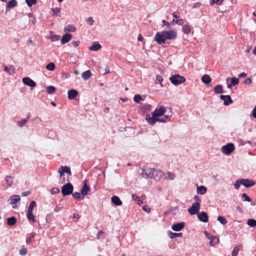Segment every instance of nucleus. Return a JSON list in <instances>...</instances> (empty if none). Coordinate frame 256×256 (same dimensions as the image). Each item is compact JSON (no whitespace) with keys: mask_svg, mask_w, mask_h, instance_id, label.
<instances>
[{"mask_svg":"<svg viewBox=\"0 0 256 256\" xmlns=\"http://www.w3.org/2000/svg\"><path fill=\"white\" fill-rule=\"evenodd\" d=\"M170 80L174 86H178L186 82V78L179 74H174L170 78Z\"/></svg>","mask_w":256,"mask_h":256,"instance_id":"obj_1","label":"nucleus"},{"mask_svg":"<svg viewBox=\"0 0 256 256\" xmlns=\"http://www.w3.org/2000/svg\"><path fill=\"white\" fill-rule=\"evenodd\" d=\"M74 186L70 182H68L62 186L61 192L62 196L64 197L72 194Z\"/></svg>","mask_w":256,"mask_h":256,"instance_id":"obj_2","label":"nucleus"},{"mask_svg":"<svg viewBox=\"0 0 256 256\" xmlns=\"http://www.w3.org/2000/svg\"><path fill=\"white\" fill-rule=\"evenodd\" d=\"M234 150V146L232 143H228L222 146V152L226 155L230 154Z\"/></svg>","mask_w":256,"mask_h":256,"instance_id":"obj_3","label":"nucleus"},{"mask_svg":"<svg viewBox=\"0 0 256 256\" xmlns=\"http://www.w3.org/2000/svg\"><path fill=\"white\" fill-rule=\"evenodd\" d=\"M154 40L158 44H166V38L164 31L156 33L154 36Z\"/></svg>","mask_w":256,"mask_h":256,"instance_id":"obj_4","label":"nucleus"},{"mask_svg":"<svg viewBox=\"0 0 256 256\" xmlns=\"http://www.w3.org/2000/svg\"><path fill=\"white\" fill-rule=\"evenodd\" d=\"M200 202H194L192 204L191 207L188 209V212L190 215H194L198 213L200 208Z\"/></svg>","mask_w":256,"mask_h":256,"instance_id":"obj_5","label":"nucleus"},{"mask_svg":"<svg viewBox=\"0 0 256 256\" xmlns=\"http://www.w3.org/2000/svg\"><path fill=\"white\" fill-rule=\"evenodd\" d=\"M164 34L166 40H174L177 37V34L174 30H164Z\"/></svg>","mask_w":256,"mask_h":256,"instance_id":"obj_6","label":"nucleus"},{"mask_svg":"<svg viewBox=\"0 0 256 256\" xmlns=\"http://www.w3.org/2000/svg\"><path fill=\"white\" fill-rule=\"evenodd\" d=\"M142 170L141 174L143 178H152L154 177V175H152L153 169L148 168H143Z\"/></svg>","mask_w":256,"mask_h":256,"instance_id":"obj_7","label":"nucleus"},{"mask_svg":"<svg viewBox=\"0 0 256 256\" xmlns=\"http://www.w3.org/2000/svg\"><path fill=\"white\" fill-rule=\"evenodd\" d=\"M166 112V108L160 106L158 108H156L154 112H152V114L156 118H159V117L164 116Z\"/></svg>","mask_w":256,"mask_h":256,"instance_id":"obj_8","label":"nucleus"},{"mask_svg":"<svg viewBox=\"0 0 256 256\" xmlns=\"http://www.w3.org/2000/svg\"><path fill=\"white\" fill-rule=\"evenodd\" d=\"M146 120L152 126L156 122H163L164 121L162 119H158V118H156L152 116H150L149 114L146 115Z\"/></svg>","mask_w":256,"mask_h":256,"instance_id":"obj_9","label":"nucleus"},{"mask_svg":"<svg viewBox=\"0 0 256 256\" xmlns=\"http://www.w3.org/2000/svg\"><path fill=\"white\" fill-rule=\"evenodd\" d=\"M87 183H88V180H84V182L83 186L80 190V194L83 196H86V195H88V192L90 190V188Z\"/></svg>","mask_w":256,"mask_h":256,"instance_id":"obj_10","label":"nucleus"},{"mask_svg":"<svg viewBox=\"0 0 256 256\" xmlns=\"http://www.w3.org/2000/svg\"><path fill=\"white\" fill-rule=\"evenodd\" d=\"M241 182L242 185L246 188L252 187L255 184V182L250 179L241 178Z\"/></svg>","mask_w":256,"mask_h":256,"instance_id":"obj_11","label":"nucleus"},{"mask_svg":"<svg viewBox=\"0 0 256 256\" xmlns=\"http://www.w3.org/2000/svg\"><path fill=\"white\" fill-rule=\"evenodd\" d=\"M198 220L203 222H207L208 221V216L205 212H201L197 214Z\"/></svg>","mask_w":256,"mask_h":256,"instance_id":"obj_12","label":"nucleus"},{"mask_svg":"<svg viewBox=\"0 0 256 256\" xmlns=\"http://www.w3.org/2000/svg\"><path fill=\"white\" fill-rule=\"evenodd\" d=\"M22 80L24 84L32 88L35 87L36 85V83L29 77H24Z\"/></svg>","mask_w":256,"mask_h":256,"instance_id":"obj_13","label":"nucleus"},{"mask_svg":"<svg viewBox=\"0 0 256 256\" xmlns=\"http://www.w3.org/2000/svg\"><path fill=\"white\" fill-rule=\"evenodd\" d=\"M220 98L222 100H224V106H229L233 102V100L230 95H220Z\"/></svg>","mask_w":256,"mask_h":256,"instance_id":"obj_14","label":"nucleus"},{"mask_svg":"<svg viewBox=\"0 0 256 256\" xmlns=\"http://www.w3.org/2000/svg\"><path fill=\"white\" fill-rule=\"evenodd\" d=\"M152 175H154V177L152 178H154L156 180H160L164 176V174L160 170L153 169Z\"/></svg>","mask_w":256,"mask_h":256,"instance_id":"obj_15","label":"nucleus"},{"mask_svg":"<svg viewBox=\"0 0 256 256\" xmlns=\"http://www.w3.org/2000/svg\"><path fill=\"white\" fill-rule=\"evenodd\" d=\"M20 200V198L19 195H13L9 198L8 202H10V204L12 205L13 208H15L16 206L14 205H16V203Z\"/></svg>","mask_w":256,"mask_h":256,"instance_id":"obj_16","label":"nucleus"},{"mask_svg":"<svg viewBox=\"0 0 256 256\" xmlns=\"http://www.w3.org/2000/svg\"><path fill=\"white\" fill-rule=\"evenodd\" d=\"M58 172L60 173V177L64 174V173H66L69 175L72 174L70 168L67 166H61L58 170Z\"/></svg>","mask_w":256,"mask_h":256,"instance_id":"obj_17","label":"nucleus"},{"mask_svg":"<svg viewBox=\"0 0 256 256\" xmlns=\"http://www.w3.org/2000/svg\"><path fill=\"white\" fill-rule=\"evenodd\" d=\"M185 226V222H180L174 224L172 226V228L173 230L178 232L181 230Z\"/></svg>","mask_w":256,"mask_h":256,"instance_id":"obj_18","label":"nucleus"},{"mask_svg":"<svg viewBox=\"0 0 256 256\" xmlns=\"http://www.w3.org/2000/svg\"><path fill=\"white\" fill-rule=\"evenodd\" d=\"M72 38V35L70 34L69 33H66L64 34L62 38H61V43L62 44H64L67 42H68Z\"/></svg>","mask_w":256,"mask_h":256,"instance_id":"obj_19","label":"nucleus"},{"mask_svg":"<svg viewBox=\"0 0 256 256\" xmlns=\"http://www.w3.org/2000/svg\"><path fill=\"white\" fill-rule=\"evenodd\" d=\"M78 95V92L74 89L69 90L68 92V97L70 100H74Z\"/></svg>","mask_w":256,"mask_h":256,"instance_id":"obj_20","label":"nucleus"},{"mask_svg":"<svg viewBox=\"0 0 256 256\" xmlns=\"http://www.w3.org/2000/svg\"><path fill=\"white\" fill-rule=\"evenodd\" d=\"M112 202L116 206H120L122 204V202L118 196H114L111 198Z\"/></svg>","mask_w":256,"mask_h":256,"instance_id":"obj_21","label":"nucleus"},{"mask_svg":"<svg viewBox=\"0 0 256 256\" xmlns=\"http://www.w3.org/2000/svg\"><path fill=\"white\" fill-rule=\"evenodd\" d=\"M201 80L204 84L208 86L212 81L211 78L207 74H204L201 78Z\"/></svg>","mask_w":256,"mask_h":256,"instance_id":"obj_22","label":"nucleus"},{"mask_svg":"<svg viewBox=\"0 0 256 256\" xmlns=\"http://www.w3.org/2000/svg\"><path fill=\"white\" fill-rule=\"evenodd\" d=\"M18 4L17 1L16 0H10L7 4V6L6 8V11L8 12L10 8H12L16 6Z\"/></svg>","mask_w":256,"mask_h":256,"instance_id":"obj_23","label":"nucleus"},{"mask_svg":"<svg viewBox=\"0 0 256 256\" xmlns=\"http://www.w3.org/2000/svg\"><path fill=\"white\" fill-rule=\"evenodd\" d=\"M16 221L17 220L16 218L12 216L7 218L6 224L9 226H13L16 224Z\"/></svg>","mask_w":256,"mask_h":256,"instance_id":"obj_24","label":"nucleus"},{"mask_svg":"<svg viewBox=\"0 0 256 256\" xmlns=\"http://www.w3.org/2000/svg\"><path fill=\"white\" fill-rule=\"evenodd\" d=\"M102 48L101 45L97 42H94L89 48V50L92 51H97Z\"/></svg>","mask_w":256,"mask_h":256,"instance_id":"obj_25","label":"nucleus"},{"mask_svg":"<svg viewBox=\"0 0 256 256\" xmlns=\"http://www.w3.org/2000/svg\"><path fill=\"white\" fill-rule=\"evenodd\" d=\"M196 191L198 194L202 195L206 192L207 188L203 186H197Z\"/></svg>","mask_w":256,"mask_h":256,"instance_id":"obj_26","label":"nucleus"},{"mask_svg":"<svg viewBox=\"0 0 256 256\" xmlns=\"http://www.w3.org/2000/svg\"><path fill=\"white\" fill-rule=\"evenodd\" d=\"M140 110L144 113L148 112L151 110V106L148 104H142L140 106Z\"/></svg>","mask_w":256,"mask_h":256,"instance_id":"obj_27","label":"nucleus"},{"mask_svg":"<svg viewBox=\"0 0 256 256\" xmlns=\"http://www.w3.org/2000/svg\"><path fill=\"white\" fill-rule=\"evenodd\" d=\"M168 234L170 238H174L176 237H182V232L176 233V232H172L170 231H168Z\"/></svg>","mask_w":256,"mask_h":256,"instance_id":"obj_28","label":"nucleus"},{"mask_svg":"<svg viewBox=\"0 0 256 256\" xmlns=\"http://www.w3.org/2000/svg\"><path fill=\"white\" fill-rule=\"evenodd\" d=\"M214 91L216 94H220L224 92L223 88L222 85L218 84L214 88Z\"/></svg>","mask_w":256,"mask_h":256,"instance_id":"obj_29","label":"nucleus"},{"mask_svg":"<svg viewBox=\"0 0 256 256\" xmlns=\"http://www.w3.org/2000/svg\"><path fill=\"white\" fill-rule=\"evenodd\" d=\"M92 74L90 70H87L82 74V77L84 80H87L92 76Z\"/></svg>","mask_w":256,"mask_h":256,"instance_id":"obj_30","label":"nucleus"},{"mask_svg":"<svg viewBox=\"0 0 256 256\" xmlns=\"http://www.w3.org/2000/svg\"><path fill=\"white\" fill-rule=\"evenodd\" d=\"M26 216L29 221L32 222L33 223L36 222L35 216L33 214L32 212H28Z\"/></svg>","mask_w":256,"mask_h":256,"instance_id":"obj_31","label":"nucleus"},{"mask_svg":"<svg viewBox=\"0 0 256 256\" xmlns=\"http://www.w3.org/2000/svg\"><path fill=\"white\" fill-rule=\"evenodd\" d=\"M230 80L231 84L233 85V86L238 85L239 82L238 78L236 77L228 78H226V81L228 82Z\"/></svg>","mask_w":256,"mask_h":256,"instance_id":"obj_32","label":"nucleus"},{"mask_svg":"<svg viewBox=\"0 0 256 256\" xmlns=\"http://www.w3.org/2000/svg\"><path fill=\"white\" fill-rule=\"evenodd\" d=\"M242 246L240 245L236 246L232 253V256H237L238 252L242 249Z\"/></svg>","mask_w":256,"mask_h":256,"instance_id":"obj_33","label":"nucleus"},{"mask_svg":"<svg viewBox=\"0 0 256 256\" xmlns=\"http://www.w3.org/2000/svg\"><path fill=\"white\" fill-rule=\"evenodd\" d=\"M204 234L206 238L209 240H219V239L217 237L212 236L211 234L209 233L207 231L205 230L204 232Z\"/></svg>","mask_w":256,"mask_h":256,"instance_id":"obj_34","label":"nucleus"},{"mask_svg":"<svg viewBox=\"0 0 256 256\" xmlns=\"http://www.w3.org/2000/svg\"><path fill=\"white\" fill-rule=\"evenodd\" d=\"M56 91V88L52 86H50L46 87V92L48 94H52Z\"/></svg>","mask_w":256,"mask_h":256,"instance_id":"obj_35","label":"nucleus"},{"mask_svg":"<svg viewBox=\"0 0 256 256\" xmlns=\"http://www.w3.org/2000/svg\"><path fill=\"white\" fill-rule=\"evenodd\" d=\"M76 28L75 26L73 25H68V26L65 27L64 28V31L65 32H74V31H76Z\"/></svg>","mask_w":256,"mask_h":256,"instance_id":"obj_36","label":"nucleus"},{"mask_svg":"<svg viewBox=\"0 0 256 256\" xmlns=\"http://www.w3.org/2000/svg\"><path fill=\"white\" fill-rule=\"evenodd\" d=\"M247 224L251 228L256 226V220L253 218L248 219L247 221Z\"/></svg>","mask_w":256,"mask_h":256,"instance_id":"obj_37","label":"nucleus"},{"mask_svg":"<svg viewBox=\"0 0 256 256\" xmlns=\"http://www.w3.org/2000/svg\"><path fill=\"white\" fill-rule=\"evenodd\" d=\"M218 220L222 225H224L227 224L228 222L224 216H219L218 217Z\"/></svg>","mask_w":256,"mask_h":256,"instance_id":"obj_38","label":"nucleus"},{"mask_svg":"<svg viewBox=\"0 0 256 256\" xmlns=\"http://www.w3.org/2000/svg\"><path fill=\"white\" fill-rule=\"evenodd\" d=\"M191 30L190 26L188 24H185L182 26V32L186 34H188Z\"/></svg>","mask_w":256,"mask_h":256,"instance_id":"obj_39","label":"nucleus"},{"mask_svg":"<svg viewBox=\"0 0 256 256\" xmlns=\"http://www.w3.org/2000/svg\"><path fill=\"white\" fill-rule=\"evenodd\" d=\"M46 68L50 71H52L56 68L55 64L54 62H50L46 66Z\"/></svg>","mask_w":256,"mask_h":256,"instance_id":"obj_40","label":"nucleus"},{"mask_svg":"<svg viewBox=\"0 0 256 256\" xmlns=\"http://www.w3.org/2000/svg\"><path fill=\"white\" fill-rule=\"evenodd\" d=\"M144 100V98H142V96L140 94H135L134 97V100L136 103H139L140 100Z\"/></svg>","mask_w":256,"mask_h":256,"instance_id":"obj_41","label":"nucleus"},{"mask_svg":"<svg viewBox=\"0 0 256 256\" xmlns=\"http://www.w3.org/2000/svg\"><path fill=\"white\" fill-rule=\"evenodd\" d=\"M72 196L76 200H81L83 199V197H82L80 196V193L78 192H74V193H72Z\"/></svg>","mask_w":256,"mask_h":256,"instance_id":"obj_42","label":"nucleus"},{"mask_svg":"<svg viewBox=\"0 0 256 256\" xmlns=\"http://www.w3.org/2000/svg\"><path fill=\"white\" fill-rule=\"evenodd\" d=\"M223 1L224 0H210V6H212L214 4L220 6L222 4Z\"/></svg>","mask_w":256,"mask_h":256,"instance_id":"obj_43","label":"nucleus"},{"mask_svg":"<svg viewBox=\"0 0 256 256\" xmlns=\"http://www.w3.org/2000/svg\"><path fill=\"white\" fill-rule=\"evenodd\" d=\"M5 180L6 182L8 185L11 186L13 182V177L10 176H6Z\"/></svg>","mask_w":256,"mask_h":256,"instance_id":"obj_44","label":"nucleus"},{"mask_svg":"<svg viewBox=\"0 0 256 256\" xmlns=\"http://www.w3.org/2000/svg\"><path fill=\"white\" fill-rule=\"evenodd\" d=\"M242 198L244 202H252V199L246 194H242Z\"/></svg>","mask_w":256,"mask_h":256,"instance_id":"obj_45","label":"nucleus"},{"mask_svg":"<svg viewBox=\"0 0 256 256\" xmlns=\"http://www.w3.org/2000/svg\"><path fill=\"white\" fill-rule=\"evenodd\" d=\"M36 206V202L34 200L32 201L28 206V212H33L34 208Z\"/></svg>","mask_w":256,"mask_h":256,"instance_id":"obj_46","label":"nucleus"},{"mask_svg":"<svg viewBox=\"0 0 256 256\" xmlns=\"http://www.w3.org/2000/svg\"><path fill=\"white\" fill-rule=\"evenodd\" d=\"M26 2L29 7H31L36 4L37 0H26Z\"/></svg>","mask_w":256,"mask_h":256,"instance_id":"obj_47","label":"nucleus"},{"mask_svg":"<svg viewBox=\"0 0 256 256\" xmlns=\"http://www.w3.org/2000/svg\"><path fill=\"white\" fill-rule=\"evenodd\" d=\"M26 122L27 119L22 118L18 122V125L20 127H22L26 124Z\"/></svg>","mask_w":256,"mask_h":256,"instance_id":"obj_48","label":"nucleus"},{"mask_svg":"<svg viewBox=\"0 0 256 256\" xmlns=\"http://www.w3.org/2000/svg\"><path fill=\"white\" fill-rule=\"evenodd\" d=\"M172 23H176L179 26H182L184 24V20L182 19H178V20L173 19L172 20Z\"/></svg>","mask_w":256,"mask_h":256,"instance_id":"obj_49","label":"nucleus"},{"mask_svg":"<svg viewBox=\"0 0 256 256\" xmlns=\"http://www.w3.org/2000/svg\"><path fill=\"white\" fill-rule=\"evenodd\" d=\"M241 178L238 179L234 184V186L236 189H238L240 187L241 184Z\"/></svg>","mask_w":256,"mask_h":256,"instance_id":"obj_50","label":"nucleus"},{"mask_svg":"<svg viewBox=\"0 0 256 256\" xmlns=\"http://www.w3.org/2000/svg\"><path fill=\"white\" fill-rule=\"evenodd\" d=\"M28 250L26 248H23L20 250L19 253L21 256H24L28 253Z\"/></svg>","mask_w":256,"mask_h":256,"instance_id":"obj_51","label":"nucleus"},{"mask_svg":"<svg viewBox=\"0 0 256 256\" xmlns=\"http://www.w3.org/2000/svg\"><path fill=\"white\" fill-rule=\"evenodd\" d=\"M50 192L52 194H54L59 193L60 190H59L58 188H51Z\"/></svg>","mask_w":256,"mask_h":256,"instance_id":"obj_52","label":"nucleus"},{"mask_svg":"<svg viewBox=\"0 0 256 256\" xmlns=\"http://www.w3.org/2000/svg\"><path fill=\"white\" fill-rule=\"evenodd\" d=\"M86 22L90 26H92L94 20L92 17H89L86 20Z\"/></svg>","mask_w":256,"mask_h":256,"instance_id":"obj_53","label":"nucleus"},{"mask_svg":"<svg viewBox=\"0 0 256 256\" xmlns=\"http://www.w3.org/2000/svg\"><path fill=\"white\" fill-rule=\"evenodd\" d=\"M163 80L162 77L160 75L156 76V80L160 84V85L162 86V81Z\"/></svg>","mask_w":256,"mask_h":256,"instance_id":"obj_54","label":"nucleus"},{"mask_svg":"<svg viewBox=\"0 0 256 256\" xmlns=\"http://www.w3.org/2000/svg\"><path fill=\"white\" fill-rule=\"evenodd\" d=\"M168 178L170 180H173L174 178L175 175L174 173L171 172H168Z\"/></svg>","mask_w":256,"mask_h":256,"instance_id":"obj_55","label":"nucleus"},{"mask_svg":"<svg viewBox=\"0 0 256 256\" xmlns=\"http://www.w3.org/2000/svg\"><path fill=\"white\" fill-rule=\"evenodd\" d=\"M60 38V36L58 35H54L51 37V40L52 42H55L59 40Z\"/></svg>","mask_w":256,"mask_h":256,"instance_id":"obj_56","label":"nucleus"},{"mask_svg":"<svg viewBox=\"0 0 256 256\" xmlns=\"http://www.w3.org/2000/svg\"><path fill=\"white\" fill-rule=\"evenodd\" d=\"M26 44L28 46H35V44L32 40L30 38L27 41H26Z\"/></svg>","mask_w":256,"mask_h":256,"instance_id":"obj_57","label":"nucleus"},{"mask_svg":"<svg viewBox=\"0 0 256 256\" xmlns=\"http://www.w3.org/2000/svg\"><path fill=\"white\" fill-rule=\"evenodd\" d=\"M162 22L168 27H169L170 25L174 24V23H172V21L171 22H166V20H162Z\"/></svg>","mask_w":256,"mask_h":256,"instance_id":"obj_58","label":"nucleus"},{"mask_svg":"<svg viewBox=\"0 0 256 256\" xmlns=\"http://www.w3.org/2000/svg\"><path fill=\"white\" fill-rule=\"evenodd\" d=\"M142 208L144 211L148 212H149L150 210V208L147 205L144 206Z\"/></svg>","mask_w":256,"mask_h":256,"instance_id":"obj_59","label":"nucleus"},{"mask_svg":"<svg viewBox=\"0 0 256 256\" xmlns=\"http://www.w3.org/2000/svg\"><path fill=\"white\" fill-rule=\"evenodd\" d=\"M52 10L54 12V14L55 15L56 13H58L60 12V8H52Z\"/></svg>","mask_w":256,"mask_h":256,"instance_id":"obj_60","label":"nucleus"},{"mask_svg":"<svg viewBox=\"0 0 256 256\" xmlns=\"http://www.w3.org/2000/svg\"><path fill=\"white\" fill-rule=\"evenodd\" d=\"M252 82V80L250 78H246V79L244 80V83L246 84H250V83Z\"/></svg>","mask_w":256,"mask_h":256,"instance_id":"obj_61","label":"nucleus"},{"mask_svg":"<svg viewBox=\"0 0 256 256\" xmlns=\"http://www.w3.org/2000/svg\"><path fill=\"white\" fill-rule=\"evenodd\" d=\"M63 208L62 206H60L58 205H57L54 209V211L56 212H58L61 210Z\"/></svg>","mask_w":256,"mask_h":256,"instance_id":"obj_62","label":"nucleus"},{"mask_svg":"<svg viewBox=\"0 0 256 256\" xmlns=\"http://www.w3.org/2000/svg\"><path fill=\"white\" fill-rule=\"evenodd\" d=\"M70 74L68 72H64L62 74V77L65 78H68L70 77Z\"/></svg>","mask_w":256,"mask_h":256,"instance_id":"obj_63","label":"nucleus"},{"mask_svg":"<svg viewBox=\"0 0 256 256\" xmlns=\"http://www.w3.org/2000/svg\"><path fill=\"white\" fill-rule=\"evenodd\" d=\"M252 116L255 118H256V106L252 110Z\"/></svg>","mask_w":256,"mask_h":256,"instance_id":"obj_64","label":"nucleus"}]
</instances>
